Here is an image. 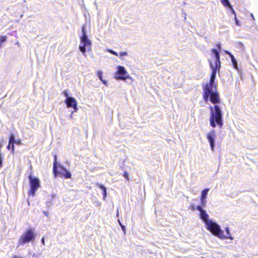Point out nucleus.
Instances as JSON below:
<instances>
[{"instance_id":"obj_1","label":"nucleus","mask_w":258,"mask_h":258,"mask_svg":"<svg viewBox=\"0 0 258 258\" xmlns=\"http://www.w3.org/2000/svg\"><path fill=\"white\" fill-rule=\"evenodd\" d=\"M212 73L209 83L203 85V98L206 103L210 101L212 103H219L220 102L219 94L217 91V84L215 83L216 73L220 68L214 67V64L209 60Z\"/></svg>"},{"instance_id":"obj_2","label":"nucleus","mask_w":258,"mask_h":258,"mask_svg":"<svg viewBox=\"0 0 258 258\" xmlns=\"http://www.w3.org/2000/svg\"><path fill=\"white\" fill-rule=\"evenodd\" d=\"M215 103L213 106L210 107V124L213 127L218 125L222 127L223 125L222 112L220 107Z\"/></svg>"},{"instance_id":"obj_3","label":"nucleus","mask_w":258,"mask_h":258,"mask_svg":"<svg viewBox=\"0 0 258 258\" xmlns=\"http://www.w3.org/2000/svg\"><path fill=\"white\" fill-rule=\"evenodd\" d=\"M86 27L83 25L82 27V35L80 36V44L79 50L82 52L84 56H86V51H90L91 49L92 42L88 38L86 31Z\"/></svg>"},{"instance_id":"obj_4","label":"nucleus","mask_w":258,"mask_h":258,"mask_svg":"<svg viewBox=\"0 0 258 258\" xmlns=\"http://www.w3.org/2000/svg\"><path fill=\"white\" fill-rule=\"evenodd\" d=\"M54 157V161L53 165V173L55 177L59 175L61 177L63 176L66 178H71L72 176L71 172L62 165L60 164L57 165L56 155H55Z\"/></svg>"},{"instance_id":"obj_5","label":"nucleus","mask_w":258,"mask_h":258,"mask_svg":"<svg viewBox=\"0 0 258 258\" xmlns=\"http://www.w3.org/2000/svg\"><path fill=\"white\" fill-rule=\"evenodd\" d=\"M214 227L211 231V232L215 236L218 237L221 239H229L233 240V237L231 236L229 228L227 227L225 228V231L226 235L224 234V231L221 229V227L217 223H212Z\"/></svg>"},{"instance_id":"obj_6","label":"nucleus","mask_w":258,"mask_h":258,"mask_svg":"<svg viewBox=\"0 0 258 258\" xmlns=\"http://www.w3.org/2000/svg\"><path fill=\"white\" fill-rule=\"evenodd\" d=\"M35 239L34 230L33 228H30L23 233L19 240L18 246L23 245L29 242L33 241Z\"/></svg>"},{"instance_id":"obj_7","label":"nucleus","mask_w":258,"mask_h":258,"mask_svg":"<svg viewBox=\"0 0 258 258\" xmlns=\"http://www.w3.org/2000/svg\"><path fill=\"white\" fill-rule=\"evenodd\" d=\"M30 182V189L28 191L29 195L34 197L35 195L36 191L40 186V182L38 178L30 175L28 176Z\"/></svg>"},{"instance_id":"obj_8","label":"nucleus","mask_w":258,"mask_h":258,"mask_svg":"<svg viewBox=\"0 0 258 258\" xmlns=\"http://www.w3.org/2000/svg\"><path fill=\"white\" fill-rule=\"evenodd\" d=\"M115 78L116 80H121L123 81H125L126 79H130L131 81H133L125 68L121 66H117Z\"/></svg>"},{"instance_id":"obj_9","label":"nucleus","mask_w":258,"mask_h":258,"mask_svg":"<svg viewBox=\"0 0 258 258\" xmlns=\"http://www.w3.org/2000/svg\"><path fill=\"white\" fill-rule=\"evenodd\" d=\"M200 218L203 221V222L205 223L207 229L209 231H211L213 229V227H214L213 226L212 224H211V222L212 223H217L216 222L212 221L211 219H209V215L207 213V212L204 210L200 213Z\"/></svg>"},{"instance_id":"obj_10","label":"nucleus","mask_w":258,"mask_h":258,"mask_svg":"<svg viewBox=\"0 0 258 258\" xmlns=\"http://www.w3.org/2000/svg\"><path fill=\"white\" fill-rule=\"evenodd\" d=\"M216 138V132L214 130H212L210 133L207 134V138L209 142L211 150L213 152L214 151L215 146V139Z\"/></svg>"},{"instance_id":"obj_11","label":"nucleus","mask_w":258,"mask_h":258,"mask_svg":"<svg viewBox=\"0 0 258 258\" xmlns=\"http://www.w3.org/2000/svg\"><path fill=\"white\" fill-rule=\"evenodd\" d=\"M212 54L213 55V57L215 58L214 67L220 68L221 62L220 59V56L219 52L217 49L213 48L212 49Z\"/></svg>"},{"instance_id":"obj_12","label":"nucleus","mask_w":258,"mask_h":258,"mask_svg":"<svg viewBox=\"0 0 258 258\" xmlns=\"http://www.w3.org/2000/svg\"><path fill=\"white\" fill-rule=\"evenodd\" d=\"M64 102L66 104L67 107L68 108H72L73 107H75L77 104L76 99L73 97H71L70 98L66 99L64 101Z\"/></svg>"},{"instance_id":"obj_13","label":"nucleus","mask_w":258,"mask_h":258,"mask_svg":"<svg viewBox=\"0 0 258 258\" xmlns=\"http://www.w3.org/2000/svg\"><path fill=\"white\" fill-rule=\"evenodd\" d=\"M224 52L226 54H228L230 57L233 67L235 69H237L238 66L237 61L235 58L234 57V55L230 51L228 50H225Z\"/></svg>"},{"instance_id":"obj_14","label":"nucleus","mask_w":258,"mask_h":258,"mask_svg":"<svg viewBox=\"0 0 258 258\" xmlns=\"http://www.w3.org/2000/svg\"><path fill=\"white\" fill-rule=\"evenodd\" d=\"M9 144H12V151L13 152H14L15 150L14 144L16 142V140L13 134H11L9 137Z\"/></svg>"},{"instance_id":"obj_15","label":"nucleus","mask_w":258,"mask_h":258,"mask_svg":"<svg viewBox=\"0 0 258 258\" xmlns=\"http://www.w3.org/2000/svg\"><path fill=\"white\" fill-rule=\"evenodd\" d=\"M209 190L210 189L208 188H206L203 190L201 192V199H206Z\"/></svg>"},{"instance_id":"obj_16","label":"nucleus","mask_w":258,"mask_h":258,"mask_svg":"<svg viewBox=\"0 0 258 258\" xmlns=\"http://www.w3.org/2000/svg\"><path fill=\"white\" fill-rule=\"evenodd\" d=\"M221 3L224 7L228 8L231 6V5L229 0H221Z\"/></svg>"},{"instance_id":"obj_17","label":"nucleus","mask_w":258,"mask_h":258,"mask_svg":"<svg viewBox=\"0 0 258 258\" xmlns=\"http://www.w3.org/2000/svg\"><path fill=\"white\" fill-rule=\"evenodd\" d=\"M97 75L100 80L103 79V72L102 71H98Z\"/></svg>"},{"instance_id":"obj_18","label":"nucleus","mask_w":258,"mask_h":258,"mask_svg":"<svg viewBox=\"0 0 258 258\" xmlns=\"http://www.w3.org/2000/svg\"><path fill=\"white\" fill-rule=\"evenodd\" d=\"M201 199V206L203 207H205L206 205H207V200H206V199Z\"/></svg>"},{"instance_id":"obj_19","label":"nucleus","mask_w":258,"mask_h":258,"mask_svg":"<svg viewBox=\"0 0 258 258\" xmlns=\"http://www.w3.org/2000/svg\"><path fill=\"white\" fill-rule=\"evenodd\" d=\"M7 40V37L6 36H2L0 37V44L4 43Z\"/></svg>"},{"instance_id":"obj_20","label":"nucleus","mask_w":258,"mask_h":258,"mask_svg":"<svg viewBox=\"0 0 258 258\" xmlns=\"http://www.w3.org/2000/svg\"><path fill=\"white\" fill-rule=\"evenodd\" d=\"M62 94L64 95V96L66 97V99H68V98H70L71 96H69L68 93L67 92V90H65L62 92Z\"/></svg>"},{"instance_id":"obj_21","label":"nucleus","mask_w":258,"mask_h":258,"mask_svg":"<svg viewBox=\"0 0 258 258\" xmlns=\"http://www.w3.org/2000/svg\"><path fill=\"white\" fill-rule=\"evenodd\" d=\"M123 176L126 180H128L129 179L128 173L127 171L124 172Z\"/></svg>"},{"instance_id":"obj_22","label":"nucleus","mask_w":258,"mask_h":258,"mask_svg":"<svg viewBox=\"0 0 258 258\" xmlns=\"http://www.w3.org/2000/svg\"><path fill=\"white\" fill-rule=\"evenodd\" d=\"M196 209L200 212H201L202 211H203L204 210L203 209V207L202 206H199V205L197 206Z\"/></svg>"},{"instance_id":"obj_23","label":"nucleus","mask_w":258,"mask_h":258,"mask_svg":"<svg viewBox=\"0 0 258 258\" xmlns=\"http://www.w3.org/2000/svg\"><path fill=\"white\" fill-rule=\"evenodd\" d=\"M108 51L110 53H111L113 55H114L115 56H118V53L114 51V50L109 49L108 50Z\"/></svg>"},{"instance_id":"obj_24","label":"nucleus","mask_w":258,"mask_h":258,"mask_svg":"<svg viewBox=\"0 0 258 258\" xmlns=\"http://www.w3.org/2000/svg\"><path fill=\"white\" fill-rule=\"evenodd\" d=\"M98 187L102 190V191H104V190H106V188L105 186H104L102 184H98Z\"/></svg>"},{"instance_id":"obj_25","label":"nucleus","mask_w":258,"mask_h":258,"mask_svg":"<svg viewBox=\"0 0 258 258\" xmlns=\"http://www.w3.org/2000/svg\"><path fill=\"white\" fill-rule=\"evenodd\" d=\"M229 9H230V10L231 11L232 13L234 15V16H236V12L234 11V10L233 9L232 6L230 7H229Z\"/></svg>"},{"instance_id":"obj_26","label":"nucleus","mask_w":258,"mask_h":258,"mask_svg":"<svg viewBox=\"0 0 258 258\" xmlns=\"http://www.w3.org/2000/svg\"><path fill=\"white\" fill-rule=\"evenodd\" d=\"M106 196H107V191H106V190H104V191H103V198L104 200H105Z\"/></svg>"},{"instance_id":"obj_27","label":"nucleus","mask_w":258,"mask_h":258,"mask_svg":"<svg viewBox=\"0 0 258 258\" xmlns=\"http://www.w3.org/2000/svg\"><path fill=\"white\" fill-rule=\"evenodd\" d=\"M127 54V52H120V56L121 57V56H125V55H126Z\"/></svg>"},{"instance_id":"obj_28","label":"nucleus","mask_w":258,"mask_h":258,"mask_svg":"<svg viewBox=\"0 0 258 258\" xmlns=\"http://www.w3.org/2000/svg\"><path fill=\"white\" fill-rule=\"evenodd\" d=\"M120 227L121 228L122 230L125 233V226L123 225L122 224H120Z\"/></svg>"},{"instance_id":"obj_29","label":"nucleus","mask_w":258,"mask_h":258,"mask_svg":"<svg viewBox=\"0 0 258 258\" xmlns=\"http://www.w3.org/2000/svg\"><path fill=\"white\" fill-rule=\"evenodd\" d=\"M234 18H235L236 25L237 26H239V21L237 20L236 16H234Z\"/></svg>"},{"instance_id":"obj_30","label":"nucleus","mask_w":258,"mask_h":258,"mask_svg":"<svg viewBox=\"0 0 258 258\" xmlns=\"http://www.w3.org/2000/svg\"><path fill=\"white\" fill-rule=\"evenodd\" d=\"M72 108L74 109V111H72V113H73L74 112H77V110H78V107H77V105L75 106V107H73Z\"/></svg>"},{"instance_id":"obj_31","label":"nucleus","mask_w":258,"mask_h":258,"mask_svg":"<svg viewBox=\"0 0 258 258\" xmlns=\"http://www.w3.org/2000/svg\"><path fill=\"white\" fill-rule=\"evenodd\" d=\"M21 141L20 140H16V142L15 144L18 145H20L21 144Z\"/></svg>"},{"instance_id":"obj_32","label":"nucleus","mask_w":258,"mask_h":258,"mask_svg":"<svg viewBox=\"0 0 258 258\" xmlns=\"http://www.w3.org/2000/svg\"><path fill=\"white\" fill-rule=\"evenodd\" d=\"M105 85L107 86V81L103 79L100 80Z\"/></svg>"},{"instance_id":"obj_33","label":"nucleus","mask_w":258,"mask_h":258,"mask_svg":"<svg viewBox=\"0 0 258 258\" xmlns=\"http://www.w3.org/2000/svg\"><path fill=\"white\" fill-rule=\"evenodd\" d=\"M217 47L219 49H221V43H219L217 44Z\"/></svg>"},{"instance_id":"obj_34","label":"nucleus","mask_w":258,"mask_h":258,"mask_svg":"<svg viewBox=\"0 0 258 258\" xmlns=\"http://www.w3.org/2000/svg\"><path fill=\"white\" fill-rule=\"evenodd\" d=\"M41 242H42V244H44V245L45 244H44L45 241H44V238H42L41 239Z\"/></svg>"},{"instance_id":"obj_35","label":"nucleus","mask_w":258,"mask_h":258,"mask_svg":"<svg viewBox=\"0 0 258 258\" xmlns=\"http://www.w3.org/2000/svg\"><path fill=\"white\" fill-rule=\"evenodd\" d=\"M11 145H12V144H9L7 146V149L8 150H10V148H11Z\"/></svg>"},{"instance_id":"obj_36","label":"nucleus","mask_w":258,"mask_h":258,"mask_svg":"<svg viewBox=\"0 0 258 258\" xmlns=\"http://www.w3.org/2000/svg\"><path fill=\"white\" fill-rule=\"evenodd\" d=\"M43 213H44V214H45V216H48V213H47V212H44Z\"/></svg>"},{"instance_id":"obj_37","label":"nucleus","mask_w":258,"mask_h":258,"mask_svg":"<svg viewBox=\"0 0 258 258\" xmlns=\"http://www.w3.org/2000/svg\"><path fill=\"white\" fill-rule=\"evenodd\" d=\"M13 258H22V257H18V256H16V255H14V257H13Z\"/></svg>"},{"instance_id":"obj_38","label":"nucleus","mask_w":258,"mask_h":258,"mask_svg":"<svg viewBox=\"0 0 258 258\" xmlns=\"http://www.w3.org/2000/svg\"><path fill=\"white\" fill-rule=\"evenodd\" d=\"M118 222L119 225L120 226V224H122V223H121L119 219L118 220Z\"/></svg>"},{"instance_id":"obj_39","label":"nucleus","mask_w":258,"mask_h":258,"mask_svg":"<svg viewBox=\"0 0 258 258\" xmlns=\"http://www.w3.org/2000/svg\"><path fill=\"white\" fill-rule=\"evenodd\" d=\"M251 16L252 18H253V19H254L253 15H252V14H251Z\"/></svg>"},{"instance_id":"obj_40","label":"nucleus","mask_w":258,"mask_h":258,"mask_svg":"<svg viewBox=\"0 0 258 258\" xmlns=\"http://www.w3.org/2000/svg\"><path fill=\"white\" fill-rule=\"evenodd\" d=\"M73 113L71 114V116H70V117L71 118H73V115H72Z\"/></svg>"},{"instance_id":"obj_41","label":"nucleus","mask_w":258,"mask_h":258,"mask_svg":"<svg viewBox=\"0 0 258 258\" xmlns=\"http://www.w3.org/2000/svg\"><path fill=\"white\" fill-rule=\"evenodd\" d=\"M239 44L240 45H241V46L242 45V44L241 42H239Z\"/></svg>"},{"instance_id":"obj_42","label":"nucleus","mask_w":258,"mask_h":258,"mask_svg":"<svg viewBox=\"0 0 258 258\" xmlns=\"http://www.w3.org/2000/svg\"><path fill=\"white\" fill-rule=\"evenodd\" d=\"M117 216H118V212H117Z\"/></svg>"}]
</instances>
